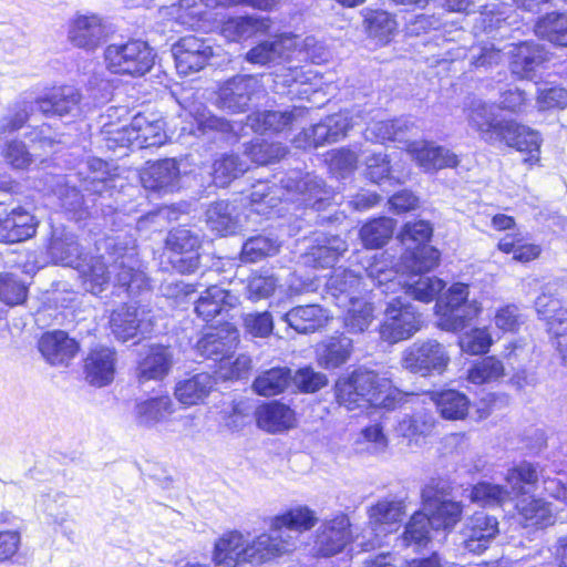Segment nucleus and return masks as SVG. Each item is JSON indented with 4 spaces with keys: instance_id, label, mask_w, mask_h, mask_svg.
<instances>
[{
    "instance_id": "1",
    "label": "nucleus",
    "mask_w": 567,
    "mask_h": 567,
    "mask_svg": "<svg viewBox=\"0 0 567 567\" xmlns=\"http://www.w3.org/2000/svg\"><path fill=\"white\" fill-rule=\"evenodd\" d=\"M330 190L324 182L310 173L291 172L281 179V187L270 185L268 182H258L252 185L248 195L251 210L257 214H267L268 209L276 207L282 200L295 202L299 206L322 209L330 199Z\"/></svg>"
},
{
    "instance_id": "2",
    "label": "nucleus",
    "mask_w": 567,
    "mask_h": 567,
    "mask_svg": "<svg viewBox=\"0 0 567 567\" xmlns=\"http://www.w3.org/2000/svg\"><path fill=\"white\" fill-rule=\"evenodd\" d=\"M334 392L338 403L348 410L367 404L393 409L396 396L400 395L388 378L365 369H358L348 377L340 378L334 385Z\"/></svg>"
},
{
    "instance_id": "3",
    "label": "nucleus",
    "mask_w": 567,
    "mask_h": 567,
    "mask_svg": "<svg viewBox=\"0 0 567 567\" xmlns=\"http://www.w3.org/2000/svg\"><path fill=\"white\" fill-rule=\"evenodd\" d=\"M276 546L266 533L248 540L241 532L229 530L216 540L213 559L220 567H236L241 563L261 565L275 559Z\"/></svg>"
},
{
    "instance_id": "4",
    "label": "nucleus",
    "mask_w": 567,
    "mask_h": 567,
    "mask_svg": "<svg viewBox=\"0 0 567 567\" xmlns=\"http://www.w3.org/2000/svg\"><path fill=\"white\" fill-rule=\"evenodd\" d=\"M102 132L110 150L131 146L147 148L161 146L166 141L164 122L153 114H137L128 125L123 126L106 122L103 124Z\"/></svg>"
},
{
    "instance_id": "5",
    "label": "nucleus",
    "mask_w": 567,
    "mask_h": 567,
    "mask_svg": "<svg viewBox=\"0 0 567 567\" xmlns=\"http://www.w3.org/2000/svg\"><path fill=\"white\" fill-rule=\"evenodd\" d=\"M318 523V516L307 505H297L286 512L269 518V533H266L271 544L277 545L274 550L275 558L291 553L298 543L293 533H305L312 529Z\"/></svg>"
},
{
    "instance_id": "6",
    "label": "nucleus",
    "mask_w": 567,
    "mask_h": 567,
    "mask_svg": "<svg viewBox=\"0 0 567 567\" xmlns=\"http://www.w3.org/2000/svg\"><path fill=\"white\" fill-rule=\"evenodd\" d=\"M433 228L429 221L417 220L404 225L400 234L405 251L401 257V267L413 272L430 271L439 261V251L429 246Z\"/></svg>"
},
{
    "instance_id": "7",
    "label": "nucleus",
    "mask_w": 567,
    "mask_h": 567,
    "mask_svg": "<svg viewBox=\"0 0 567 567\" xmlns=\"http://www.w3.org/2000/svg\"><path fill=\"white\" fill-rule=\"evenodd\" d=\"M104 60L107 70L114 74L143 76L155 63L153 49L142 40H128L105 48Z\"/></svg>"
},
{
    "instance_id": "8",
    "label": "nucleus",
    "mask_w": 567,
    "mask_h": 567,
    "mask_svg": "<svg viewBox=\"0 0 567 567\" xmlns=\"http://www.w3.org/2000/svg\"><path fill=\"white\" fill-rule=\"evenodd\" d=\"M422 326L423 316L417 308L405 298L395 297L386 305L379 332L382 340L396 343L413 337Z\"/></svg>"
},
{
    "instance_id": "9",
    "label": "nucleus",
    "mask_w": 567,
    "mask_h": 567,
    "mask_svg": "<svg viewBox=\"0 0 567 567\" xmlns=\"http://www.w3.org/2000/svg\"><path fill=\"white\" fill-rule=\"evenodd\" d=\"M264 93L265 89L258 76L238 74L218 86L216 105L228 113H243Z\"/></svg>"
},
{
    "instance_id": "10",
    "label": "nucleus",
    "mask_w": 567,
    "mask_h": 567,
    "mask_svg": "<svg viewBox=\"0 0 567 567\" xmlns=\"http://www.w3.org/2000/svg\"><path fill=\"white\" fill-rule=\"evenodd\" d=\"M421 496L423 509L433 528H453L461 520L463 507L460 502L450 498L445 484L431 482L422 489Z\"/></svg>"
},
{
    "instance_id": "11",
    "label": "nucleus",
    "mask_w": 567,
    "mask_h": 567,
    "mask_svg": "<svg viewBox=\"0 0 567 567\" xmlns=\"http://www.w3.org/2000/svg\"><path fill=\"white\" fill-rule=\"evenodd\" d=\"M450 362L446 348L435 339L417 340L409 346L401 358L402 367L421 375L441 374Z\"/></svg>"
},
{
    "instance_id": "12",
    "label": "nucleus",
    "mask_w": 567,
    "mask_h": 567,
    "mask_svg": "<svg viewBox=\"0 0 567 567\" xmlns=\"http://www.w3.org/2000/svg\"><path fill=\"white\" fill-rule=\"evenodd\" d=\"M401 501L381 499L368 509V528L363 530V540L358 543L362 550L381 546L383 537L394 529L404 515Z\"/></svg>"
},
{
    "instance_id": "13",
    "label": "nucleus",
    "mask_w": 567,
    "mask_h": 567,
    "mask_svg": "<svg viewBox=\"0 0 567 567\" xmlns=\"http://www.w3.org/2000/svg\"><path fill=\"white\" fill-rule=\"evenodd\" d=\"M109 37L105 20L96 13H76L68 23V40L70 43L86 52H93Z\"/></svg>"
},
{
    "instance_id": "14",
    "label": "nucleus",
    "mask_w": 567,
    "mask_h": 567,
    "mask_svg": "<svg viewBox=\"0 0 567 567\" xmlns=\"http://www.w3.org/2000/svg\"><path fill=\"white\" fill-rule=\"evenodd\" d=\"M348 515L339 513L324 519L316 532L313 549L318 556L331 557L353 540Z\"/></svg>"
},
{
    "instance_id": "15",
    "label": "nucleus",
    "mask_w": 567,
    "mask_h": 567,
    "mask_svg": "<svg viewBox=\"0 0 567 567\" xmlns=\"http://www.w3.org/2000/svg\"><path fill=\"white\" fill-rule=\"evenodd\" d=\"M113 247L110 252L112 274L114 284L125 288L131 293H137L148 287L146 275L140 269L135 250L124 247H117L115 244H109Z\"/></svg>"
},
{
    "instance_id": "16",
    "label": "nucleus",
    "mask_w": 567,
    "mask_h": 567,
    "mask_svg": "<svg viewBox=\"0 0 567 567\" xmlns=\"http://www.w3.org/2000/svg\"><path fill=\"white\" fill-rule=\"evenodd\" d=\"M466 121L478 137L489 145L498 144L504 130H511L508 120L497 118L495 106L482 100L471 102L466 109Z\"/></svg>"
},
{
    "instance_id": "17",
    "label": "nucleus",
    "mask_w": 567,
    "mask_h": 567,
    "mask_svg": "<svg viewBox=\"0 0 567 567\" xmlns=\"http://www.w3.org/2000/svg\"><path fill=\"white\" fill-rule=\"evenodd\" d=\"M172 52L176 69L182 75L200 71L213 56V48L194 35L182 38L173 45Z\"/></svg>"
},
{
    "instance_id": "18",
    "label": "nucleus",
    "mask_w": 567,
    "mask_h": 567,
    "mask_svg": "<svg viewBox=\"0 0 567 567\" xmlns=\"http://www.w3.org/2000/svg\"><path fill=\"white\" fill-rule=\"evenodd\" d=\"M112 333L122 342H126L138 333L151 331L150 312L144 307L123 305L111 315Z\"/></svg>"
},
{
    "instance_id": "19",
    "label": "nucleus",
    "mask_w": 567,
    "mask_h": 567,
    "mask_svg": "<svg viewBox=\"0 0 567 567\" xmlns=\"http://www.w3.org/2000/svg\"><path fill=\"white\" fill-rule=\"evenodd\" d=\"M166 245L178 255L172 262L179 272L192 274L198 268L199 255L197 249L200 247L198 234L184 227L173 229L167 236Z\"/></svg>"
},
{
    "instance_id": "20",
    "label": "nucleus",
    "mask_w": 567,
    "mask_h": 567,
    "mask_svg": "<svg viewBox=\"0 0 567 567\" xmlns=\"http://www.w3.org/2000/svg\"><path fill=\"white\" fill-rule=\"evenodd\" d=\"M511 71L520 79L532 80L537 69L546 61L544 48L533 41L508 45Z\"/></svg>"
},
{
    "instance_id": "21",
    "label": "nucleus",
    "mask_w": 567,
    "mask_h": 567,
    "mask_svg": "<svg viewBox=\"0 0 567 567\" xmlns=\"http://www.w3.org/2000/svg\"><path fill=\"white\" fill-rule=\"evenodd\" d=\"M406 152L424 171H439L458 165L457 156L450 150L425 141H411Z\"/></svg>"
},
{
    "instance_id": "22",
    "label": "nucleus",
    "mask_w": 567,
    "mask_h": 567,
    "mask_svg": "<svg viewBox=\"0 0 567 567\" xmlns=\"http://www.w3.org/2000/svg\"><path fill=\"white\" fill-rule=\"evenodd\" d=\"M347 250V243L339 236L318 235L313 245L301 255V262L312 268H328L333 266Z\"/></svg>"
},
{
    "instance_id": "23",
    "label": "nucleus",
    "mask_w": 567,
    "mask_h": 567,
    "mask_svg": "<svg viewBox=\"0 0 567 567\" xmlns=\"http://www.w3.org/2000/svg\"><path fill=\"white\" fill-rule=\"evenodd\" d=\"M464 546L474 554L483 553L498 534V522L483 512L471 516L464 526Z\"/></svg>"
},
{
    "instance_id": "24",
    "label": "nucleus",
    "mask_w": 567,
    "mask_h": 567,
    "mask_svg": "<svg viewBox=\"0 0 567 567\" xmlns=\"http://www.w3.org/2000/svg\"><path fill=\"white\" fill-rule=\"evenodd\" d=\"M255 416L258 427L270 434H281L297 426L295 411L279 401L259 405Z\"/></svg>"
},
{
    "instance_id": "25",
    "label": "nucleus",
    "mask_w": 567,
    "mask_h": 567,
    "mask_svg": "<svg viewBox=\"0 0 567 567\" xmlns=\"http://www.w3.org/2000/svg\"><path fill=\"white\" fill-rule=\"evenodd\" d=\"M419 133V127L414 121L400 117L392 121H379L372 123L367 127L364 136L367 140L378 143H384L386 141L398 142L403 144L406 148V144L410 143V137Z\"/></svg>"
},
{
    "instance_id": "26",
    "label": "nucleus",
    "mask_w": 567,
    "mask_h": 567,
    "mask_svg": "<svg viewBox=\"0 0 567 567\" xmlns=\"http://www.w3.org/2000/svg\"><path fill=\"white\" fill-rule=\"evenodd\" d=\"M38 348L52 365H68L80 350L78 341L61 330L43 334Z\"/></svg>"
},
{
    "instance_id": "27",
    "label": "nucleus",
    "mask_w": 567,
    "mask_h": 567,
    "mask_svg": "<svg viewBox=\"0 0 567 567\" xmlns=\"http://www.w3.org/2000/svg\"><path fill=\"white\" fill-rule=\"evenodd\" d=\"M298 45L293 34H282L272 40L262 41L251 48L245 55L247 62L256 65H268L287 58Z\"/></svg>"
},
{
    "instance_id": "28",
    "label": "nucleus",
    "mask_w": 567,
    "mask_h": 567,
    "mask_svg": "<svg viewBox=\"0 0 567 567\" xmlns=\"http://www.w3.org/2000/svg\"><path fill=\"white\" fill-rule=\"evenodd\" d=\"M238 332L230 327L217 328L205 333L196 344V350L205 359L224 360L237 344Z\"/></svg>"
},
{
    "instance_id": "29",
    "label": "nucleus",
    "mask_w": 567,
    "mask_h": 567,
    "mask_svg": "<svg viewBox=\"0 0 567 567\" xmlns=\"http://www.w3.org/2000/svg\"><path fill=\"white\" fill-rule=\"evenodd\" d=\"M81 94L72 86L54 87L38 99V110L45 115L75 114L80 110Z\"/></svg>"
},
{
    "instance_id": "30",
    "label": "nucleus",
    "mask_w": 567,
    "mask_h": 567,
    "mask_svg": "<svg viewBox=\"0 0 567 567\" xmlns=\"http://www.w3.org/2000/svg\"><path fill=\"white\" fill-rule=\"evenodd\" d=\"M115 353L109 348L91 351L84 360L85 380L94 386H105L114 379Z\"/></svg>"
},
{
    "instance_id": "31",
    "label": "nucleus",
    "mask_w": 567,
    "mask_h": 567,
    "mask_svg": "<svg viewBox=\"0 0 567 567\" xmlns=\"http://www.w3.org/2000/svg\"><path fill=\"white\" fill-rule=\"evenodd\" d=\"M303 114L300 107L286 111L254 112L247 116V125L256 133L284 132Z\"/></svg>"
},
{
    "instance_id": "32",
    "label": "nucleus",
    "mask_w": 567,
    "mask_h": 567,
    "mask_svg": "<svg viewBox=\"0 0 567 567\" xmlns=\"http://www.w3.org/2000/svg\"><path fill=\"white\" fill-rule=\"evenodd\" d=\"M173 363L174 354L169 347L162 344L151 346L145 357L138 363V380H162L168 374Z\"/></svg>"
},
{
    "instance_id": "33",
    "label": "nucleus",
    "mask_w": 567,
    "mask_h": 567,
    "mask_svg": "<svg viewBox=\"0 0 567 567\" xmlns=\"http://www.w3.org/2000/svg\"><path fill=\"white\" fill-rule=\"evenodd\" d=\"M269 28L270 19L267 17H235L221 23L220 34L228 41L239 42L257 34L266 33Z\"/></svg>"
},
{
    "instance_id": "34",
    "label": "nucleus",
    "mask_w": 567,
    "mask_h": 567,
    "mask_svg": "<svg viewBox=\"0 0 567 567\" xmlns=\"http://www.w3.org/2000/svg\"><path fill=\"white\" fill-rule=\"evenodd\" d=\"M507 125L511 126V130H504L498 144L504 143L508 147L516 148L518 152L527 153L529 157L526 161L528 162L538 161L540 148L538 133L514 120H508Z\"/></svg>"
},
{
    "instance_id": "35",
    "label": "nucleus",
    "mask_w": 567,
    "mask_h": 567,
    "mask_svg": "<svg viewBox=\"0 0 567 567\" xmlns=\"http://www.w3.org/2000/svg\"><path fill=\"white\" fill-rule=\"evenodd\" d=\"M237 297L219 286L208 287L197 299L195 311L204 321H210L216 316L234 308Z\"/></svg>"
},
{
    "instance_id": "36",
    "label": "nucleus",
    "mask_w": 567,
    "mask_h": 567,
    "mask_svg": "<svg viewBox=\"0 0 567 567\" xmlns=\"http://www.w3.org/2000/svg\"><path fill=\"white\" fill-rule=\"evenodd\" d=\"M215 384L216 382L209 373H197L178 381L175 385L174 395L185 406L197 405L204 403Z\"/></svg>"
},
{
    "instance_id": "37",
    "label": "nucleus",
    "mask_w": 567,
    "mask_h": 567,
    "mask_svg": "<svg viewBox=\"0 0 567 567\" xmlns=\"http://www.w3.org/2000/svg\"><path fill=\"white\" fill-rule=\"evenodd\" d=\"M174 411L171 398L162 395L137 402L134 408V419L140 426L153 427L166 421Z\"/></svg>"
},
{
    "instance_id": "38",
    "label": "nucleus",
    "mask_w": 567,
    "mask_h": 567,
    "mask_svg": "<svg viewBox=\"0 0 567 567\" xmlns=\"http://www.w3.org/2000/svg\"><path fill=\"white\" fill-rule=\"evenodd\" d=\"M179 175L177 163L173 158H166L150 164L141 174L143 186L152 190H162L174 187Z\"/></svg>"
},
{
    "instance_id": "39",
    "label": "nucleus",
    "mask_w": 567,
    "mask_h": 567,
    "mask_svg": "<svg viewBox=\"0 0 567 567\" xmlns=\"http://www.w3.org/2000/svg\"><path fill=\"white\" fill-rule=\"evenodd\" d=\"M290 328L299 333L313 332L328 320V312L318 305L298 306L284 316Z\"/></svg>"
},
{
    "instance_id": "40",
    "label": "nucleus",
    "mask_w": 567,
    "mask_h": 567,
    "mask_svg": "<svg viewBox=\"0 0 567 567\" xmlns=\"http://www.w3.org/2000/svg\"><path fill=\"white\" fill-rule=\"evenodd\" d=\"M435 420L431 413L417 412L403 416L396 424L394 431L398 436L405 439L408 446L419 444V439L431 434Z\"/></svg>"
},
{
    "instance_id": "41",
    "label": "nucleus",
    "mask_w": 567,
    "mask_h": 567,
    "mask_svg": "<svg viewBox=\"0 0 567 567\" xmlns=\"http://www.w3.org/2000/svg\"><path fill=\"white\" fill-rule=\"evenodd\" d=\"M409 275V280L403 284L405 293L415 300L430 302L443 290L444 282L436 277L421 276L424 271L413 272L402 268Z\"/></svg>"
},
{
    "instance_id": "42",
    "label": "nucleus",
    "mask_w": 567,
    "mask_h": 567,
    "mask_svg": "<svg viewBox=\"0 0 567 567\" xmlns=\"http://www.w3.org/2000/svg\"><path fill=\"white\" fill-rule=\"evenodd\" d=\"M206 223L212 231L220 236H228L238 228V217L235 207L228 202L213 203L206 210Z\"/></svg>"
},
{
    "instance_id": "43",
    "label": "nucleus",
    "mask_w": 567,
    "mask_h": 567,
    "mask_svg": "<svg viewBox=\"0 0 567 567\" xmlns=\"http://www.w3.org/2000/svg\"><path fill=\"white\" fill-rule=\"evenodd\" d=\"M526 526L546 527L555 522L551 505L544 499L523 497L516 504Z\"/></svg>"
},
{
    "instance_id": "44",
    "label": "nucleus",
    "mask_w": 567,
    "mask_h": 567,
    "mask_svg": "<svg viewBox=\"0 0 567 567\" xmlns=\"http://www.w3.org/2000/svg\"><path fill=\"white\" fill-rule=\"evenodd\" d=\"M482 311V306L476 300L465 303L461 307L449 308L436 313L437 327L445 331L463 330Z\"/></svg>"
},
{
    "instance_id": "45",
    "label": "nucleus",
    "mask_w": 567,
    "mask_h": 567,
    "mask_svg": "<svg viewBox=\"0 0 567 567\" xmlns=\"http://www.w3.org/2000/svg\"><path fill=\"white\" fill-rule=\"evenodd\" d=\"M353 350V341L344 334L331 337L319 351V363L333 369L344 364Z\"/></svg>"
},
{
    "instance_id": "46",
    "label": "nucleus",
    "mask_w": 567,
    "mask_h": 567,
    "mask_svg": "<svg viewBox=\"0 0 567 567\" xmlns=\"http://www.w3.org/2000/svg\"><path fill=\"white\" fill-rule=\"evenodd\" d=\"M505 481L512 496H523L534 489L538 482L537 466L529 462H522L506 473Z\"/></svg>"
},
{
    "instance_id": "47",
    "label": "nucleus",
    "mask_w": 567,
    "mask_h": 567,
    "mask_svg": "<svg viewBox=\"0 0 567 567\" xmlns=\"http://www.w3.org/2000/svg\"><path fill=\"white\" fill-rule=\"evenodd\" d=\"M49 252L55 262L80 269L85 261L82 258L80 246L73 234L54 237L50 244Z\"/></svg>"
},
{
    "instance_id": "48",
    "label": "nucleus",
    "mask_w": 567,
    "mask_h": 567,
    "mask_svg": "<svg viewBox=\"0 0 567 567\" xmlns=\"http://www.w3.org/2000/svg\"><path fill=\"white\" fill-rule=\"evenodd\" d=\"M78 270L83 277L84 288L91 293L97 296L109 287L112 268L102 257L92 258L89 264L84 261Z\"/></svg>"
},
{
    "instance_id": "49",
    "label": "nucleus",
    "mask_w": 567,
    "mask_h": 567,
    "mask_svg": "<svg viewBox=\"0 0 567 567\" xmlns=\"http://www.w3.org/2000/svg\"><path fill=\"white\" fill-rule=\"evenodd\" d=\"M292 375L288 368H272L260 373L252 383L254 391L262 396H274L282 393Z\"/></svg>"
},
{
    "instance_id": "50",
    "label": "nucleus",
    "mask_w": 567,
    "mask_h": 567,
    "mask_svg": "<svg viewBox=\"0 0 567 567\" xmlns=\"http://www.w3.org/2000/svg\"><path fill=\"white\" fill-rule=\"evenodd\" d=\"M35 96L32 92L22 95L13 107L0 120V134H11L24 126L34 111Z\"/></svg>"
},
{
    "instance_id": "51",
    "label": "nucleus",
    "mask_w": 567,
    "mask_h": 567,
    "mask_svg": "<svg viewBox=\"0 0 567 567\" xmlns=\"http://www.w3.org/2000/svg\"><path fill=\"white\" fill-rule=\"evenodd\" d=\"M535 32L556 45L567 47V13H547L536 22Z\"/></svg>"
},
{
    "instance_id": "52",
    "label": "nucleus",
    "mask_w": 567,
    "mask_h": 567,
    "mask_svg": "<svg viewBox=\"0 0 567 567\" xmlns=\"http://www.w3.org/2000/svg\"><path fill=\"white\" fill-rule=\"evenodd\" d=\"M357 445L362 452L372 456H384L390 449V441L385 434L384 426L380 422L363 427L360 432V441Z\"/></svg>"
},
{
    "instance_id": "53",
    "label": "nucleus",
    "mask_w": 567,
    "mask_h": 567,
    "mask_svg": "<svg viewBox=\"0 0 567 567\" xmlns=\"http://www.w3.org/2000/svg\"><path fill=\"white\" fill-rule=\"evenodd\" d=\"M248 171V164L239 156L229 154L217 158L213 165V178L217 186L225 187Z\"/></svg>"
},
{
    "instance_id": "54",
    "label": "nucleus",
    "mask_w": 567,
    "mask_h": 567,
    "mask_svg": "<svg viewBox=\"0 0 567 567\" xmlns=\"http://www.w3.org/2000/svg\"><path fill=\"white\" fill-rule=\"evenodd\" d=\"M435 404L444 419L461 420L467 414L470 401L458 391L446 390L436 394Z\"/></svg>"
},
{
    "instance_id": "55",
    "label": "nucleus",
    "mask_w": 567,
    "mask_h": 567,
    "mask_svg": "<svg viewBox=\"0 0 567 567\" xmlns=\"http://www.w3.org/2000/svg\"><path fill=\"white\" fill-rule=\"evenodd\" d=\"M394 229V221L391 218L381 217L373 219L362 226L360 237L368 248H379L388 243Z\"/></svg>"
},
{
    "instance_id": "56",
    "label": "nucleus",
    "mask_w": 567,
    "mask_h": 567,
    "mask_svg": "<svg viewBox=\"0 0 567 567\" xmlns=\"http://www.w3.org/2000/svg\"><path fill=\"white\" fill-rule=\"evenodd\" d=\"M364 22L369 37L375 39L380 44H386L396 29L394 18L385 11H369Z\"/></svg>"
},
{
    "instance_id": "57",
    "label": "nucleus",
    "mask_w": 567,
    "mask_h": 567,
    "mask_svg": "<svg viewBox=\"0 0 567 567\" xmlns=\"http://www.w3.org/2000/svg\"><path fill=\"white\" fill-rule=\"evenodd\" d=\"M279 243L267 236L258 235L248 238L241 248V260L257 262L266 257L275 256L279 251Z\"/></svg>"
},
{
    "instance_id": "58",
    "label": "nucleus",
    "mask_w": 567,
    "mask_h": 567,
    "mask_svg": "<svg viewBox=\"0 0 567 567\" xmlns=\"http://www.w3.org/2000/svg\"><path fill=\"white\" fill-rule=\"evenodd\" d=\"M372 303L362 299H351V307L344 316V327L351 333L364 332L373 320Z\"/></svg>"
},
{
    "instance_id": "59",
    "label": "nucleus",
    "mask_w": 567,
    "mask_h": 567,
    "mask_svg": "<svg viewBox=\"0 0 567 567\" xmlns=\"http://www.w3.org/2000/svg\"><path fill=\"white\" fill-rule=\"evenodd\" d=\"M245 153L251 162L258 165H267L282 158L287 154V148L281 143L256 140L246 146Z\"/></svg>"
},
{
    "instance_id": "60",
    "label": "nucleus",
    "mask_w": 567,
    "mask_h": 567,
    "mask_svg": "<svg viewBox=\"0 0 567 567\" xmlns=\"http://www.w3.org/2000/svg\"><path fill=\"white\" fill-rule=\"evenodd\" d=\"M28 287L17 275L12 272L0 274V301L13 307L25 301Z\"/></svg>"
},
{
    "instance_id": "61",
    "label": "nucleus",
    "mask_w": 567,
    "mask_h": 567,
    "mask_svg": "<svg viewBox=\"0 0 567 567\" xmlns=\"http://www.w3.org/2000/svg\"><path fill=\"white\" fill-rule=\"evenodd\" d=\"M504 365L495 357H486L475 363L467 373V379L473 384H484L497 381L504 375Z\"/></svg>"
},
{
    "instance_id": "62",
    "label": "nucleus",
    "mask_w": 567,
    "mask_h": 567,
    "mask_svg": "<svg viewBox=\"0 0 567 567\" xmlns=\"http://www.w3.org/2000/svg\"><path fill=\"white\" fill-rule=\"evenodd\" d=\"M430 526L431 522L425 513H414L401 537L402 546L425 545L430 539Z\"/></svg>"
},
{
    "instance_id": "63",
    "label": "nucleus",
    "mask_w": 567,
    "mask_h": 567,
    "mask_svg": "<svg viewBox=\"0 0 567 567\" xmlns=\"http://www.w3.org/2000/svg\"><path fill=\"white\" fill-rule=\"evenodd\" d=\"M470 497L482 506H497L511 499V493L504 486L482 482L473 486Z\"/></svg>"
},
{
    "instance_id": "64",
    "label": "nucleus",
    "mask_w": 567,
    "mask_h": 567,
    "mask_svg": "<svg viewBox=\"0 0 567 567\" xmlns=\"http://www.w3.org/2000/svg\"><path fill=\"white\" fill-rule=\"evenodd\" d=\"M547 323V331L563 360H567V310L553 315Z\"/></svg>"
}]
</instances>
